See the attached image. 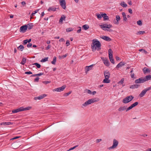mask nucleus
Segmentation results:
<instances>
[{"label":"nucleus","mask_w":151,"mask_h":151,"mask_svg":"<svg viewBox=\"0 0 151 151\" xmlns=\"http://www.w3.org/2000/svg\"><path fill=\"white\" fill-rule=\"evenodd\" d=\"M100 27L103 30L106 31H109L110 32H111L112 31V29L109 30L106 28L109 29L112 27V25L110 24H103L101 25H99Z\"/></svg>","instance_id":"1"},{"label":"nucleus","mask_w":151,"mask_h":151,"mask_svg":"<svg viewBox=\"0 0 151 151\" xmlns=\"http://www.w3.org/2000/svg\"><path fill=\"white\" fill-rule=\"evenodd\" d=\"M134 98V96L132 95L127 96L123 99L122 102L124 104L127 103L131 101Z\"/></svg>","instance_id":"2"},{"label":"nucleus","mask_w":151,"mask_h":151,"mask_svg":"<svg viewBox=\"0 0 151 151\" xmlns=\"http://www.w3.org/2000/svg\"><path fill=\"white\" fill-rule=\"evenodd\" d=\"M101 45L100 42L95 39V50L99 51L101 49Z\"/></svg>","instance_id":"3"},{"label":"nucleus","mask_w":151,"mask_h":151,"mask_svg":"<svg viewBox=\"0 0 151 151\" xmlns=\"http://www.w3.org/2000/svg\"><path fill=\"white\" fill-rule=\"evenodd\" d=\"M112 53L113 51L111 49H109L108 50L109 59L111 62L113 64H114L115 63L113 57Z\"/></svg>","instance_id":"4"},{"label":"nucleus","mask_w":151,"mask_h":151,"mask_svg":"<svg viewBox=\"0 0 151 151\" xmlns=\"http://www.w3.org/2000/svg\"><path fill=\"white\" fill-rule=\"evenodd\" d=\"M119 142L118 141L115 139H114L113 141V144L112 146L109 147L108 148L109 150L113 149L116 148L118 145Z\"/></svg>","instance_id":"5"},{"label":"nucleus","mask_w":151,"mask_h":151,"mask_svg":"<svg viewBox=\"0 0 151 151\" xmlns=\"http://www.w3.org/2000/svg\"><path fill=\"white\" fill-rule=\"evenodd\" d=\"M94 102V99H89L83 104L82 106H86Z\"/></svg>","instance_id":"6"},{"label":"nucleus","mask_w":151,"mask_h":151,"mask_svg":"<svg viewBox=\"0 0 151 151\" xmlns=\"http://www.w3.org/2000/svg\"><path fill=\"white\" fill-rule=\"evenodd\" d=\"M93 64L91 65L90 66H86L85 68L86 73H87L88 71L92 69L93 68Z\"/></svg>","instance_id":"7"},{"label":"nucleus","mask_w":151,"mask_h":151,"mask_svg":"<svg viewBox=\"0 0 151 151\" xmlns=\"http://www.w3.org/2000/svg\"><path fill=\"white\" fill-rule=\"evenodd\" d=\"M101 58L105 65L107 66H109V65L110 63L107 58L103 57Z\"/></svg>","instance_id":"8"},{"label":"nucleus","mask_w":151,"mask_h":151,"mask_svg":"<svg viewBox=\"0 0 151 151\" xmlns=\"http://www.w3.org/2000/svg\"><path fill=\"white\" fill-rule=\"evenodd\" d=\"M145 82L144 77H141L137 79L135 81V83H143Z\"/></svg>","instance_id":"9"},{"label":"nucleus","mask_w":151,"mask_h":151,"mask_svg":"<svg viewBox=\"0 0 151 151\" xmlns=\"http://www.w3.org/2000/svg\"><path fill=\"white\" fill-rule=\"evenodd\" d=\"M60 4L64 9H65L66 7L65 0H59Z\"/></svg>","instance_id":"10"},{"label":"nucleus","mask_w":151,"mask_h":151,"mask_svg":"<svg viewBox=\"0 0 151 151\" xmlns=\"http://www.w3.org/2000/svg\"><path fill=\"white\" fill-rule=\"evenodd\" d=\"M27 29V25L22 26H21L19 29V31L20 32H22V33H24L26 32Z\"/></svg>","instance_id":"11"},{"label":"nucleus","mask_w":151,"mask_h":151,"mask_svg":"<svg viewBox=\"0 0 151 151\" xmlns=\"http://www.w3.org/2000/svg\"><path fill=\"white\" fill-rule=\"evenodd\" d=\"M100 13L101 16L103 18L104 21H106L109 19V17L105 13L103 14L102 12H100Z\"/></svg>","instance_id":"12"},{"label":"nucleus","mask_w":151,"mask_h":151,"mask_svg":"<svg viewBox=\"0 0 151 151\" xmlns=\"http://www.w3.org/2000/svg\"><path fill=\"white\" fill-rule=\"evenodd\" d=\"M46 96V95L44 94L40 95L38 97H35L34 98V99L35 100H40L43 98H44Z\"/></svg>","instance_id":"13"},{"label":"nucleus","mask_w":151,"mask_h":151,"mask_svg":"<svg viewBox=\"0 0 151 151\" xmlns=\"http://www.w3.org/2000/svg\"><path fill=\"white\" fill-rule=\"evenodd\" d=\"M100 37L102 39L108 41H110L111 40V38H110L109 37L106 36H100Z\"/></svg>","instance_id":"14"},{"label":"nucleus","mask_w":151,"mask_h":151,"mask_svg":"<svg viewBox=\"0 0 151 151\" xmlns=\"http://www.w3.org/2000/svg\"><path fill=\"white\" fill-rule=\"evenodd\" d=\"M65 86H63L62 87L59 88H57L55 89V91H56L60 92L63 91L65 88Z\"/></svg>","instance_id":"15"},{"label":"nucleus","mask_w":151,"mask_h":151,"mask_svg":"<svg viewBox=\"0 0 151 151\" xmlns=\"http://www.w3.org/2000/svg\"><path fill=\"white\" fill-rule=\"evenodd\" d=\"M116 21H114V24H119V22L120 19V17L119 15H116Z\"/></svg>","instance_id":"16"},{"label":"nucleus","mask_w":151,"mask_h":151,"mask_svg":"<svg viewBox=\"0 0 151 151\" xmlns=\"http://www.w3.org/2000/svg\"><path fill=\"white\" fill-rule=\"evenodd\" d=\"M104 75L105 78H109L110 74L109 72L106 71L104 72Z\"/></svg>","instance_id":"17"},{"label":"nucleus","mask_w":151,"mask_h":151,"mask_svg":"<svg viewBox=\"0 0 151 151\" xmlns=\"http://www.w3.org/2000/svg\"><path fill=\"white\" fill-rule=\"evenodd\" d=\"M23 109H22V107L16 109H14L12 111V112L13 113H16L20 111H23Z\"/></svg>","instance_id":"18"},{"label":"nucleus","mask_w":151,"mask_h":151,"mask_svg":"<svg viewBox=\"0 0 151 151\" xmlns=\"http://www.w3.org/2000/svg\"><path fill=\"white\" fill-rule=\"evenodd\" d=\"M127 106H120L119 109H118V111H125V110H126V108Z\"/></svg>","instance_id":"19"},{"label":"nucleus","mask_w":151,"mask_h":151,"mask_svg":"<svg viewBox=\"0 0 151 151\" xmlns=\"http://www.w3.org/2000/svg\"><path fill=\"white\" fill-rule=\"evenodd\" d=\"M57 8L55 7H50L48 9L47 11L48 12H51V11L55 12L56 11V9Z\"/></svg>","instance_id":"20"},{"label":"nucleus","mask_w":151,"mask_h":151,"mask_svg":"<svg viewBox=\"0 0 151 151\" xmlns=\"http://www.w3.org/2000/svg\"><path fill=\"white\" fill-rule=\"evenodd\" d=\"M125 64V63L124 62H121L116 65V68H119V67H122V66L124 65Z\"/></svg>","instance_id":"21"},{"label":"nucleus","mask_w":151,"mask_h":151,"mask_svg":"<svg viewBox=\"0 0 151 151\" xmlns=\"http://www.w3.org/2000/svg\"><path fill=\"white\" fill-rule=\"evenodd\" d=\"M84 92L85 93H87L90 94H93V95H94V91L92 92L90 90L88 89H86L84 90Z\"/></svg>","instance_id":"22"},{"label":"nucleus","mask_w":151,"mask_h":151,"mask_svg":"<svg viewBox=\"0 0 151 151\" xmlns=\"http://www.w3.org/2000/svg\"><path fill=\"white\" fill-rule=\"evenodd\" d=\"M146 92L144 89L143 90L139 95V96L140 98L143 97L146 94Z\"/></svg>","instance_id":"23"},{"label":"nucleus","mask_w":151,"mask_h":151,"mask_svg":"<svg viewBox=\"0 0 151 151\" xmlns=\"http://www.w3.org/2000/svg\"><path fill=\"white\" fill-rule=\"evenodd\" d=\"M140 85H139L137 84H133L131 85L130 87V88L131 89H134L137 88Z\"/></svg>","instance_id":"24"},{"label":"nucleus","mask_w":151,"mask_h":151,"mask_svg":"<svg viewBox=\"0 0 151 151\" xmlns=\"http://www.w3.org/2000/svg\"><path fill=\"white\" fill-rule=\"evenodd\" d=\"M143 72L145 73L147 72L150 73L151 71L150 69H148L146 67H145L143 69Z\"/></svg>","instance_id":"25"},{"label":"nucleus","mask_w":151,"mask_h":151,"mask_svg":"<svg viewBox=\"0 0 151 151\" xmlns=\"http://www.w3.org/2000/svg\"><path fill=\"white\" fill-rule=\"evenodd\" d=\"M144 79H145V82L149 80H151V75H148L144 77Z\"/></svg>","instance_id":"26"},{"label":"nucleus","mask_w":151,"mask_h":151,"mask_svg":"<svg viewBox=\"0 0 151 151\" xmlns=\"http://www.w3.org/2000/svg\"><path fill=\"white\" fill-rule=\"evenodd\" d=\"M66 18V17L64 15H63L60 17L59 20V23H62L63 20H64Z\"/></svg>","instance_id":"27"},{"label":"nucleus","mask_w":151,"mask_h":151,"mask_svg":"<svg viewBox=\"0 0 151 151\" xmlns=\"http://www.w3.org/2000/svg\"><path fill=\"white\" fill-rule=\"evenodd\" d=\"M122 16L123 18V20L124 21H126L127 20V18L126 17V15L125 13L124 12H123L122 13Z\"/></svg>","instance_id":"28"},{"label":"nucleus","mask_w":151,"mask_h":151,"mask_svg":"<svg viewBox=\"0 0 151 151\" xmlns=\"http://www.w3.org/2000/svg\"><path fill=\"white\" fill-rule=\"evenodd\" d=\"M27 29H32L33 27V25L32 23H30L27 25Z\"/></svg>","instance_id":"29"},{"label":"nucleus","mask_w":151,"mask_h":151,"mask_svg":"<svg viewBox=\"0 0 151 151\" xmlns=\"http://www.w3.org/2000/svg\"><path fill=\"white\" fill-rule=\"evenodd\" d=\"M109 78H105V79L103 80V82L106 83H109L110 82V80H109Z\"/></svg>","instance_id":"30"},{"label":"nucleus","mask_w":151,"mask_h":151,"mask_svg":"<svg viewBox=\"0 0 151 151\" xmlns=\"http://www.w3.org/2000/svg\"><path fill=\"white\" fill-rule=\"evenodd\" d=\"M26 61V59L24 58H23L22 59V61L20 63V64L22 65H24Z\"/></svg>","instance_id":"31"},{"label":"nucleus","mask_w":151,"mask_h":151,"mask_svg":"<svg viewBox=\"0 0 151 151\" xmlns=\"http://www.w3.org/2000/svg\"><path fill=\"white\" fill-rule=\"evenodd\" d=\"M56 59H57L56 57L55 56H54L53 57V60L51 62V63L53 65H55V63L56 61Z\"/></svg>","instance_id":"32"},{"label":"nucleus","mask_w":151,"mask_h":151,"mask_svg":"<svg viewBox=\"0 0 151 151\" xmlns=\"http://www.w3.org/2000/svg\"><path fill=\"white\" fill-rule=\"evenodd\" d=\"M120 5L124 7H126L127 6V4L124 1H122Z\"/></svg>","instance_id":"33"},{"label":"nucleus","mask_w":151,"mask_h":151,"mask_svg":"<svg viewBox=\"0 0 151 151\" xmlns=\"http://www.w3.org/2000/svg\"><path fill=\"white\" fill-rule=\"evenodd\" d=\"M82 27L85 30H86L89 28V27L87 24H85Z\"/></svg>","instance_id":"34"},{"label":"nucleus","mask_w":151,"mask_h":151,"mask_svg":"<svg viewBox=\"0 0 151 151\" xmlns=\"http://www.w3.org/2000/svg\"><path fill=\"white\" fill-rule=\"evenodd\" d=\"M24 48V47L23 45H20L19 46L17 47V48L19 50H20L21 51H22L23 50Z\"/></svg>","instance_id":"35"},{"label":"nucleus","mask_w":151,"mask_h":151,"mask_svg":"<svg viewBox=\"0 0 151 151\" xmlns=\"http://www.w3.org/2000/svg\"><path fill=\"white\" fill-rule=\"evenodd\" d=\"M22 109H23V111H24L25 110H29L31 107L30 106H28L27 107L24 108L23 107H22Z\"/></svg>","instance_id":"36"},{"label":"nucleus","mask_w":151,"mask_h":151,"mask_svg":"<svg viewBox=\"0 0 151 151\" xmlns=\"http://www.w3.org/2000/svg\"><path fill=\"white\" fill-rule=\"evenodd\" d=\"M48 58L47 57L45 58H44L42 59L41 60V61L42 62H45L48 60Z\"/></svg>","instance_id":"37"},{"label":"nucleus","mask_w":151,"mask_h":151,"mask_svg":"<svg viewBox=\"0 0 151 151\" xmlns=\"http://www.w3.org/2000/svg\"><path fill=\"white\" fill-rule=\"evenodd\" d=\"M124 78H122L121 79V80L118 83V84H123V83H124Z\"/></svg>","instance_id":"38"},{"label":"nucleus","mask_w":151,"mask_h":151,"mask_svg":"<svg viewBox=\"0 0 151 151\" xmlns=\"http://www.w3.org/2000/svg\"><path fill=\"white\" fill-rule=\"evenodd\" d=\"M94 39H93L92 40V45H91V48L93 50H94Z\"/></svg>","instance_id":"39"},{"label":"nucleus","mask_w":151,"mask_h":151,"mask_svg":"<svg viewBox=\"0 0 151 151\" xmlns=\"http://www.w3.org/2000/svg\"><path fill=\"white\" fill-rule=\"evenodd\" d=\"M73 29L71 27H70L68 28H67L66 29V32H70L72 31H73Z\"/></svg>","instance_id":"40"},{"label":"nucleus","mask_w":151,"mask_h":151,"mask_svg":"<svg viewBox=\"0 0 151 151\" xmlns=\"http://www.w3.org/2000/svg\"><path fill=\"white\" fill-rule=\"evenodd\" d=\"M139 104V102H135L134 103H133V104H132L131 105L133 107V108L134 107L136 106H137V105H138V104Z\"/></svg>","instance_id":"41"},{"label":"nucleus","mask_w":151,"mask_h":151,"mask_svg":"<svg viewBox=\"0 0 151 151\" xmlns=\"http://www.w3.org/2000/svg\"><path fill=\"white\" fill-rule=\"evenodd\" d=\"M96 15L97 16V18L99 19H100L101 18V16L100 13V14H96Z\"/></svg>","instance_id":"42"},{"label":"nucleus","mask_w":151,"mask_h":151,"mask_svg":"<svg viewBox=\"0 0 151 151\" xmlns=\"http://www.w3.org/2000/svg\"><path fill=\"white\" fill-rule=\"evenodd\" d=\"M33 65H35L38 68H40L41 67L40 65L37 63H34Z\"/></svg>","instance_id":"43"},{"label":"nucleus","mask_w":151,"mask_h":151,"mask_svg":"<svg viewBox=\"0 0 151 151\" xmlns=\"http://www.w3.org/2000/svg\"><path fill=\"white\" fill-rule=\"evenodd\" d=\"M145 33L144 31H139L137 32V34L142 35Z\"/></svg>","instance_id":"44"},{"label":"nucleus","mask_w":151,"mask_h":151,"mask_svg":"<svg viewBox=\"0 0 151 151\" xmlns=\"http://www.w3.org/2000/svg\"><path fill=\"white\" fill-rule=\"evenodd\" d=\"M145 90V91L147 92L148 91H149L151 90V86H150V87L147 88L145 89H144Z\"/></svg>","instance_id":"45"},{"label":"nucleus","mask_w":151,"mask_h":151,"mask_svg":"<svg viewBox=\"0 0 151 151\" xmlns=\"http://www.w3.org/2000/svg\"><path fill=\"white\" fill-rule=\"evenodd\" d=\"M67 56V54H66L63 55L62 56H59V58L60 59L63 58H65Z\"/></svg>","instance_id":"46"},{"label":"nucleus","mask_w":151,"mask_h":151,"mask_svg":"<svg viewBox=\"0 0 151 151\" xmlns=\"http://www.w3.org/2000/svg\"><path fill=\"white\" fill-rule=\"evenodd\" d=\"M24 74H26L30 75L32 74V73L31 71H27L24 73Z\"/></svg>","instance_id":"47"},{"label":"nucleus","mask_w":151,"mask_h":151,"mask_svg":"<svg viewBox=\"0 0 151 151\" xmlns=\"http://www.w3.org/2000/svg\"><path fill=\"white\" fill-rule=\"evenodd\" d=\"M133 107L132 106V105H131L130 106H129L128 108L127 109L126 108V111H128L130 110V109H131L133 108Z\"/></svg>","instance_id":"48"},{"label":"nucleus","mask_w":151,"mask_h":151,"mask_svg":"<svg viewBox=\"0 0 151 151\" xmlns=\"http://www.w3.org/2000/svg\"><path fill=\"white\" fill-rule=\"evenodd\" d=\"M137 24L139 25H142V23L141 20H139L137 22Z\"/></svg>","instance_id":"49"},{"label":"nucleus","mask_w":151,"mask_h":151,"mask_svg":"<svg viewBox=\"0 0 151 151\" xmlns=\"http://www.w3.org/2000/svg\"><path fill=\"white\" fill-rule=\"evenodd\" d=\"M39 10V9H37V10H36L35 11L34 13L33 12L31 14V16H33L34 14H35L37 13L38 11Z\"/></svg>","instance_id":"50"},{"label":"nucleus","mask_w":151,"mask_h":151,"mask_svg":"<svg viewBox=\"0 0 151 151\" xmlns=\"http://www.w3.org/2000/svg\"><path fill=\"white\" fill-rule=\"evenodd\" d=\"M28 42V41H27V39L24 40L23 41V44L24 45H25L27 44V42Z\"/></svg>","instance_id":"51"},{"label":"nucleus","mask_w":151,"mask_h":151,"mask_svg":"<svg viewBox=\"0 0 151 151\" xmlns=\"http://www.w3.org/2000/svg\"><path fill=\"white\" fill-rule=\"evenodd\" d=\"M39 79V78L38 77H37L35 78L34 80V81L38 82Z\"/></svg>","instance_id":"52"},{"label":"nucleus","mask_w":151,"mask_h":151,"mask_svg":"<svg viewBox=\"0 0 151 151\" xmlns=\"http://www.w3.org/2000/svg\"><path fill=\"white\" fill-rule=\"evenodd\" d=\"M42 82L43 83H45V84H47V83H50V82L48 81H43Z\"/></svg>","instance_id":"53"},{"label":"nucleus","mask_w":151,"mask_h":151,"mask_svg":"<svg viewBox=\"0 0 151 151\" xmlns=\"http://www.w3.org/2000/svg\"><path fill=\"white\" fill-rule=\"evenodd\" d=\"M128 12L131 14H132V9L131 8H129L128 9Z\"/></svg>","instance_id":"54"},{"label":"nucleus","mask_w":151,"mask_h":151,"mask_svg":"<svg viewBox=\"0 0 151 151\" xmlns=\"http://www.w3.org/2000/svg\"><path fill=\"white\" fill-rule=\"evenodd\" d=\"M66 44L67 45V46H68L70 45V41L69 40H67L66 41Z\"/></svg>","instance_id":"55"},{"label":"nucleus","mask_w":151,"mask_h":151,"mask_svg":"<svg viewBox=\"0 0 151 151\" xmlns=\"http://www.w3.org/2000/svg\"><path fill=\"white\" fill-rule=\"evenodd\" d=\"M102 140L101 139H97L96 140V143H98Z\"/></svg>","instance_id":"56"},{"label":"nucleus","mask_w":151,"mask_h":151,"mask_svg":"<svg viewBox=\"0 0 151 151\" xmlns=\"http://www.w3.org/2000/svg\"><path fill=\"white\" fill-rule=\"evenodd\" d=\"M32 46V44L31 43H29L27 44V47H31Z\"/></svg>","instance_id":"57"},{"label":"nucleus","mask_w":151,"mask_h":151,"mask_svg":"<svg viewBox=\"0 0 151 151\" xmlns=\"http://www.w3.org/2000/svg\"><path fill=\"white\" fill-rule=\"evenodd\" d=\"M44 74V73H39L38 74H36V76H40L41 75H43Z\"/></svg>","instance_id":"58"},{"label":"nucleus","mask_w":151,"mask_h":151,"mask_svg":"<svg viewBox=\"0 0 151 151\" xmlns=\"http://www.w3.org/2000/svg\"><path fill=\"white\" fill-rule=\"evenodd\" d=\"M71 93V91H70L68 92L65 93V96H68Z\"/></svg>","instance_id":"59"},{"label":"nucleus","mask_w":151,"mask_h":151,"mask_svg":"<svg viewBox=\"0 0 151 151\" xmlns=\"http://www.w3.org/2000/svg\"><path fill=\"white\" fill-rule=\"evenodd\" d=\"M20 137V136H16L15 137H14L12 139H11V140H14V139H17V138H19V137Z\"/></svg>","instance_id":"60"},{"label":"nucleus","mask_w":151,"mask_h":151,"mask_svg":"<svg viewBox=\"0 0 151 151\" xmlns=\"http://www.w3.org/2000/svg\"><path fill=\"white\" fill-rule=\"evenodd\" d=\"M59 42H61L65 41V40L63 38H61L59 40Z\"/></svg>","instance_id":"61"},{"label":"nucleus","mask_w":151,"mask_h":151,"mask_svg":"<svg viewBox=\"0 0 151 151\" xmlns=\"http://www.w3.org/2000/svg\"><path fill=\"white\" fill-rule=\"evenodd\" d=\"M131 77L132 78H134V73H131V74L130 75Z\"/></svg>","instance_id":"62"},{"label":"nucleus","mask_w":151,"mask_h":151,"mask_svg":"<svg viewBox=\"0 0 151 151\" xmlns=\"http://www.w3.org/2000/svg\"><path fill=\"white\" fill-rule=\"evenodd\" d=\"M51 46L50 45H48L47 46V47H46V49L47 50H48L50 48Z\"/></svg>","instance_id":"63"},{"label":"nucleus","mask_w":151,"mask_h":151,"mask_svg":"<svg viewBox=\"0 0 151 151\" xmlns=\"http://www.w3.org/2000/svg\"><path fill=\"white\" fill-rule=\"evenodd\" d=\"M116 58L117 60H121V58L117 56H116Z\"/></svg>","instance_id":"64"}]
</instances>
